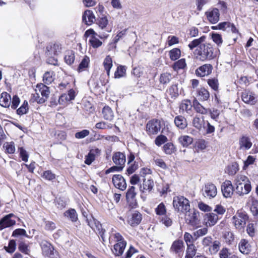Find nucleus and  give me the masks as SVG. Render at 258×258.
Returning a JSON list of instances; mask_svg holds the SVG:
<instances>
[{"label":"nucleus","instance_id":"f257e3e1","mask_svg":"<svg viewBox=\"0 0 258 258\" xmlns=\"http://www.w3.org/2000/svg\"><path fill=\"white\" fill-rule=\"evenodd\" d=\"M236 192L239 196L248 194L251 190L250 181L243 175H238L235 179Z\"/></svg>","mask_w":258,"mask_h":258},{"label":"nucleus","instance_id":"f03ea898","mask_svg":"<svg viewBox=\"0 0 258 258\" xmlns=\"http://www.w3.org/2000/svg\"><path fill=\"white\" fill-rule=\"evenodd\" d=\"M199 59L201 61L211 60L215 57L214 48L210 44H201L197 53Z\"/></svg>","mask_w":258,"mask_h":258},{"label":"nucleus","instance_id":"7ed1b4c3","mask_svg":"<svg viewBox=\"0 0 258 258\" xmlns=\"http://www.w3.org/2000/svg\"><path fill=\"white\" fill-rule=\"evenodd\" d=\"M173 206L175 210L178 213H184L190 210L189 201L183 196H176L174 197Z\"/></svg>","mask_w":258,"mask_h":258},{"label":"nucleus","instance_id":"20e7f679","mask_svg":"<svg viewBox=\"0 0 258 258\" xmlns=\"http://www.w3.org/2000/svg\"><path fill=\"white\" fill-rule=\"evenodd\" d=\"M184 214H185V220L186 224L194 228H197L200 226V213L198 211L194 209H190L187 212H185Z\"/></svg>","mask_w":258,"mask_h":258},{"label":"nucleus","instance_id":"39448f33","mask_svg":"<svg viewBox=\"0 0 258 258\" xmlns=\"http://www.w3.org/2000/svg\"><path fill=\"white\" fill-rule=\"evenodd\" d=\"M42 253L45 256L50 258H58V253L52 244L46 240H42L40 243Z\"/></svg>","mask_w":258,"mask_h":258},{"label":"nucleus","instance_id":"423d86ee","mask_svg":"<svg viewBox=\"0 0 258 258\" xmlns=\"http://www.w3.org/2000/svg\"><path fill=\"white\" fill-rule=\"evenodd\" d=\"M248 219V217L245 213L237 212L232 218L233 223L237 229H240L244 227Z\"/></svg>","mask_w":258,"mask_h":258},{"label":"nucleus","instance_id":"0eeeda50","mask_svg":"<svg viewBox=\"0 0 258 258\" xmlns=\"http://www.w3.org/2000/svg\"><path fill=\"white\" fill-rule=\"evenodd\" d=\"M160 129L161 122L157 119L149 121L146 124V132L149 136L157 134Z\"/></svg>","mask_w":258,"mask_h":258},{"label":"nucleus","instance_id":"6e6552de","mask_svg":"<svg viewBox=\"0 0 258 258\" xmlns=\"http://www.w3.org/2000/svg\"><path fill=\"white\" fill-rule=\"evenodd\" d=\"M217 189L215 185L212 183L206 184L203 189V196L208 199H211L216 197Z\"/></svg>","mask_w":258,"mask_h":258},{"label":"nucleus","instance_id":"1a4fd4ad","mask_svg":"<svg viewBox=\"0 0 258 258\" xmlns=\"http://www.w3.org/2000/svg\"><path fill=\"white\" fill-rule=\"evenodd\" d=\"M183 248L184 243L183 241L176 240L172 243L170 248V251L171 253L180 257L182 255Z\"/></svg>","mask_w":258,"mask_h":258},{"label":"nucleus","instance_id":"9d476101","mask_svg":"<svg viewBox=\"0 0 258 258\" xmlns=\"http://www.w3.org/2000/svg\"><path fill=\"white\" fill-rule=\"evenodd\" d=\"M14 217L13 214H9L0 220V230L11 227L16 224V220L12 219Z\"/></svg>","mask_w":258,"mask_h":258},{"label":"nucleus","instance_id":"9b49d317","mask_svg":"<svg viewBox=\"0 0 258 258\" xmlns=\"http://www.w3.org/2000/svg\"><path fill=\"white\" fill-rule=\"evenodd\" d=\"M112 182L115 187L121 190H124L126 188L125 180L120 174H115L113 176Z\"/></svg>","mask_w":258,"mask_h":258},{"label":"nucleus","instance_id":"f8f14e48","mask_svg":"<svg viewBox=\"0 0 258 258\" xmlns=\"http://www.w3.org/2000/svg\"><path fill=\"white\" fill-rule=\"evenodd\" d=\"M221 190L225 198H230L233 192V187L230 180H226L221 185Z\"/></svg>","mask_w":258,"mask_h":258},{"label":"nucleus","instance_id":"ddd939ff","mask_svg":"<svg viewBox=\"0 0 258 258\" xmlns=\"http://www.w3.org/2000/svg\"><path fill=\"white\" fill-rule=\"evenodd\" d=\"M213 70V66L210 64H205L199 67L196 71V74L197 76L203 77L207 76L211 74Z\"/></svg>","mask_w":258,"mask_h":258},{"label":"nucleus","instance_id":"4468645a","mask_svg":"<svg viewBox=\"0 0 258 258\" xmlns=\"http://www.w3.org/2000/svg\"><path fill=\"white\" fill-rule=\"evenodd\" d=\"M218 216L213 213H206L204 216V223L206 227H212L216 224Z\"/></svg>","mask_w":258,"mask_h":258},{"label":"nucleus","instance_id":"2eb2a0df","mask_svg":"<svg viewBox=\"0 0 258 258\" xmlns=\"http://www.w3.org/2000/svg\"><path fill=\"white\" fill-rule=\"evenodd\" d=\"M142 220V215L138 211H135L132 213L131 217L128 218L127 223L132 227L139 225Z\"/></svg>","mask_w":258,"mask_h":258},{"label":"nucleus","instance_id":"dca6fc26","mask_svg":"<svg viewBox=\"0 0 258 258\" xmlns=\"http://www.w3.org/2000/svg\"><path fill=\"white\" fill-rule=\"evenodd\" d=\"M112 160L115 165L124 167L126 161L125 155L120 152H115L112 156Z\"/></svg>","mask_w":258,"mask_h":258},{"label":"nucleus","instance_id":"f3484780","mask_svg":"<svg viewBox=\"0 0 258 258\" xmlns=\"http://www.w3.org/2000/svg\"><path fill=\"white\" fill-rule=\"evenodd\" d=\"M61 48L59 43H50L46 47V53L49 55H57L60 52Z\"/></svg>","mask_w":258,"mask_h":258},{"label":"nucleus","instance_id":"a211bd4d","mask_svg":"<svg viewBox=\"0 0 258 258\" xmlns=\"http://www.w3.org/2000/svg\"><path fill=\"white\" fill-rule=\"evenodd\" d=\"M100 150L98 148L91 149L88 154L85 156V163L90 165L95 160L96 155H99Z\"/></svg>","mask_w":258,"mask_h":258},{"label":"nucleus","instance_id":"6ab92c4d","mask_svg":"<svg viewBox=\"0 0 258 258\" xmlns=\"http://www.w3.org/2000/svg\"><path fill=\"white\" fill-rule=\"evenodd\" d=\"M239 149L247 150L249 149L252 145L250 139L246 136H242L239 140Z\"/></svg>","mask_w":258,"mask_h":258},{"label":"nucleus","instance_id":"aec40b11","mask_svg":"<svg viewBox=\"0 0 258 258\" xmlns=\"http://www.w3.org/2000/svg\"><path fill=\"white\" fill-rule=\"evenodd\" d=\"M206 14L209 21L212 24H215L219 20V11L217 8L213 9L211 11L207 12Z\"/></svg>","mask_w":258,"mask_h":258},{"label":"nucleus","instance_id":"412c9836","mask_svg":"<svg viewBox=\"0 0 258 258\" xmlns=\"http://www.w3.org/2000/svg\"><path fill=\"white\" fill-rule=\"evenodd\" d=\"M83 22L87 25H91L96 21L95 16L92 11L86 10L82 16Z\"/></svg>","mask_w":258,"mask_h":258},{"label":"nucleus","instance_id":"4be33fe9","mask_svg":"<svg viewBox=\"0 0 258 258\" xmlns=\"http://www.w3.org/2000/svg\"><path fill=\"white\" fill-rule=\"evenodd\" d=\"M11 103V96L6 92H3L0 96V105L5 108L10 106Z\"/></svg>","mask_w":258,"mask_h":258},{"label":"nucleus","instance_id":"5701e85b","mask_svg":"<svg viewBox=\"0 0 258 258\" xmlns=\"http://www.w3.org/2000/svg\"><path fill=\"white\" fill-rule=\"evenodd\" d=\"M241 98L242 101L246 103L254 104L255 102L254 94L247 90L242 93Z\"/></svg>","mask_w":258,"mask_h":258},{"label":"nucleus","instance_id":"b1692460","mask_svg":"<svg viewBox=\"0 0 258 258\" xmlns=\"http://www.w3.org/2000/svg\"><path fill=\"white\" fill-rule=\"evenodd\" d=\"M174 122L176 126L180 130H184L187 126L186 119L182 115L176 116L174 118Z\"/></svg>","mask_w":258,"mask_h":258},{"label":"nucleus","instance_id":"393cba45","mask_svg":"<svg viewBox=\"0 0 258 258\" xmlns=\"http://www.w3.org/2000/svg\"><path fill=\"white\" fill-rule=\"evenodd\" d=\"M126 245V242H118L114 245L113 249L112 250L113 253L116 256L121 255Z\"/></svg>","mask_w":258,"mask_h":258},{"label":"nucleus","instance_id":"a878e982","mask_svg":"<svg viewBox=\"0 0 258 258\" xmlns=\"http://www.w3.org/2000/svg\"><path fill=\"white\" fill-rule=\"evenodd\" d=\"M63 215L64 217L71 220L72 222H75L78 220V214L74 209H69L64 213Z\"/></svg>","mask_w":258,"mask_h":258},{"label":"nucleus","instance_id":"bb28decb","mask_svg":"<svg viewBox=\"0 0 258 258\" xmlns=\"http://www.w3.org/2000/svg\"><path fill=\"white\" fill-rule=\"evenodd\" d=\"M239 249L243 254H247L250 252V246L247 240L244 239L241 240L239 243Z\"/></svg>","mask_w":258,"mask_h":258},{"label":"nucleus","instance_id":"cd10ccee","mask_svg":"<svg viewBox=\"0 0 258 258\" xmlns=\"http://www.w3.org/2000/svg\"><path fill=\"white\" fill-rule=\"evenodd\" d=\"M154 185V181L151 178H150L147 179L144 178L143 179V184L140 186V188L143 192H144L145 190H148L150 191L153 189Z\"/></svg>","mask_w":258,"mask_h":258},{"label":"nucleus","instance_id":"c85d7f7f","mask_svg":"<svg viewBox=\"0 0 258 258\" xmlns=\"http://www.w3.org/2000/svg\"><path fill=\"white\" fill-rule=\"evenodd\" d=\"M96 24L98 25L99 27L102 30L106 28V32L109 33L111 31V28H106L108 23V21L106 17H103L98 18L96 20Z\"/></svg>","mask_w":258,"mask_h":258},{"label":"nucleus","instance_id":"c756f323","mask_svg":"<svg viewBox=\"0 0 258 258\" xmlns=\"http://www.w3.org/2000/svg\"><path fill=\"white\" fill-rule=\"evenodd\" d=\"M37 88L38 89L42 97L45 98L46 101L48 98L50 93L49 87L44 84L41 83L37 85Z\"/></svg>","mask_w":258,"mask_h":258},{"label":"nucleus","instance_id":"7c9ffc66","mask_svg":"<svg viewBox=\"0 0 258 258\" xmlns=\"http://www.w3.org/2000/svg\"><path fill=\"white\" fill-rule=\"evenodd\" d=\"M103 117L104 119L111 121L114 117L113 112L108 106H105L102 109V111Z\"/></svg>","mask_w":258,"mask_h":258},{"label":"nucleus","instance_id":"2f4dec72","mask_svg":"<svg viewBox=\"0 0 258 258\" xmlns=\"http://www.w3.org/2000/svg\"><path fill=\"white\" fill-rule=\"evenodd\" d=\"M179 142L184 147H187L193 142V139L187 135L181 136L178 138Z\"/></svg>","mask_w":258,"mask_h":258},{"label":"nucleus","instance_id":"473e14b6","mask_svg":"<svg viewBox=\"0 0 258 258\" xmlns=\"http://www.w3.org/2000/svg\"><path fill=\"white\" fill-rule=\"evenodd\" d=\"M221 243L219 240H215L212 244L208 247L209 252L211 254H214L219 250Z\"/></svg>","mask_w":258,"mask_h":258},{"label":"nucleus","instance_id":"72a5a7b5","mask_svg":"<svg viewBox=\"0 0 258 258\" xmlns=\"http://www.w3.org/2000/svg\"><path fill=\"white\" fill-rule=\"evenodd\" d=\"M172 79V77L171 74L164 73L160 75L159 82L161 84L166 86L171 81Z\"/></svg>","mask_w":258,"mask_h":258},{"label":"nucleus","instance_id":"f704fd0d","mask_svg":"<svg viewBox=\"0 0 258 258\" xmlns=\"http://www.w3.org/2000/svg\"><path fill=\"white\" fill-rule=\"evenodd\" d=\"M167 92L171 98L175 99L179 96L178 88L177 84L171 85L167 90Z\"/></svg>","mask_w":258,"mask_h":258},{"label":"nucleus","instance_id":"c9c22d12","mask_svg":"<svg viewBox=\"0 0 258 258\" xmlns=\"http://www.w3.org/2000/svg\"><path fill=\"white\" fill-rule=\"evenodd\" d=\"M164 152L167 155H171L176 151V148L173 143L168 142L164 145L162 147Z\"/></svg>","mask_w":258,"mask_h":258},{"label":"nucleus","instance_id":"e433bc0d","mask_svg":"<svg viewBox=\"0 0 258 258\" xmlns=\"http://www.w3.org/2000/svg\"><path fill=\"white\" fill-rule=\"evenodd\" d=\"M169 55L171 60H176L181 56V51L178 48H174L169 51Z\"/></svg>","mask_w":258,"mask_h":258},{"label":"nucleus","instance_id":"4c0bfd02","mask_svg":"<svg viewBox=\"0 0 258 258\" xmlns=\"http://www.w3.org/2000/svg\"><path fill=\"white\" fill-rule=\"evenodd\" d=\"M54 74L53 72H46L43 76V82L44 84L49 85L54 80Z\"/></svg>","mask_w":258,"mask_h":258},{"label":"nucleus","instance_id":"58836bf2","mask_svg":"<svg viewBox=\"0 0 258 258\" xmlns=\"http://www.w3.org/2000/svg\"><path fill=\"white\" fill-rule=\"evenodd\" d=\"M204 120L203 116L200 117L199 116H195L192 120L193 126L197 129L200 130L204 124Z\"/></svg>","mask_w":258,"mask_h":258},{"label":"nucleus","instance_id":"ea45409f","mask_svg":"<svg viewBox=\"0 0 258 258\" xmlns=\"http://www.w3.org/2000/svg\"><path fill=\"white\" fill-rule=\"evenodd\" d=\"M29 110L28 103L25 100L21 106L17 110L16 112L19 115H22L26 114Z\"/></svg>","mask_w":258,"mask_h":258},{"label":"nucleus","instance_id":"a19ab883","mask_svg":"<svg viewBox=\"0 0 258 258\" xmlns=\"http://www.w3.org/2000/svg\"><path fill=\"white\" fill-rule=\"evenodd\" d=\"M94 221L95 226L96 228V230H95L96 232V233H98V234L101 236L102 241H104V234L105 232V230L102 227V225L100 224V223L95 220V219H93Z\"/></svg>","mask_w":258,"mask_h":258},{"label":"nucleus","instance_id":"79ce46f5","mask_svg":"<svg viewBox=\"0 0 258 258\" xmlns=\"http://www.w3.org/2000/svg\"><path fill=\"white\" fill-rule=\"evenodd\" d=\"M187 246L185 258H193L197 252L196 246L194 244L188 245Z\"/></svg>","mask_w":258,"mask_h":258},{"label":"nucleus","instance_id":"37998d69","mask_svg":"<svg viewBox=\"0 0 258 258\" xmlns=\"http://www.w3.org/2000/svg\"><path fill=\"white\" fill-rule=\"evenodd\" d=\"M194 107L196 111L202 114H206L208 112V109L203 107L197 100L194 101Z\"/></svg>","mask_w":258,"mask_h":258},{"label":"nucleus","instance_id":"c03bdc74","mask_svg":"<svg viewBox=\"0 0 258 258\" xmlns=\"http://www.w3.org/2000/svg\"><path fill=\"white\" fill-rule=\"evenodd\" d=\"M205 39L206 36H202V37L198 39L193 40L191 42L189 43L188 46L190 50H192L194 48H195L200 44L201 45V43L205 41Z\"/></svg>","mask_w":258,"mask_h":258},{"label":"nucleus","instance_id":"a18cd8bd","mask_svg":"<svg viewBox=\"0 0 258 258\" xmlns=\"http://www.w3.org/2000/svg\"><path fill=\"white\" fill-rule=\"evenodd\" d=\"M198 97L199 99L206 101L209 98L210 93L205 88H201L198 91Z\"/></svg>","mask_w":258,"mask_h":258},{"label":"nucleus","instance_id":"49530a36","mask_svg":"<svg viewBox=\"0 0 258 258\" xmlns=\"http://www.w3.org/2000/svg\"><path fill=\"white\" fill-rule=\"evenodd\" d=\"M126 74V67L123 66H119L117 68L114 73L115 78H120L123 77Z\"/></svg>","mask_w":258,"mask_h":258},{"label":"nucleus","instance_id":"de8ad7c7","mask_svg":"<svg viewBox=\"0 0 258 258\" xmlns=\"http://www.w3.org/2000/svg\"><path fill=\"white\" fill-rule=\"evenodd\" d=\"M89 62V57L85 55L82 60V61H81L80 63L79 64V67L78 68V71L80 72L83 71L85 69L88 68Z\"/></svg>","mask_w":258,"mask_h":258},{"label":"nucleus","instance_id":"09e8293b","mask_svg":"<svg viewBox=\"0 0 258 258\" xmlns=\"http://www.w3.org/2000/svg\"><path fill=\"white\" fill-rule=\"evenodd\" d=\"M84 35L85 36H87V37H88V36H89L90 35H92V36H98V37H99L101 39L106 38L108 36V35L107 34H106V33H100L99 34H97L92 29H90L87 30L85 32Z\"/></svg>","mask_w":258,"mask_h":258},{"label":"nucleus","instance_id":"8fccbe9b","mask_svg":"<svg viewBox=\"0 0 258 258\" xmlns=\"http://www.w3.org/2000/svg\"><path fill=\"white\" fill-rule=\"evenodd\" d=\"M207 227H204L203 228L198 229L193 232L192 234L195 237V240H197L200 237L206 235L207 234L208 231Z\"/></svg>","mask_w":258,"mask_h":258},{"label":"nucleus","instance_id":"3c124183","mask_svg":"<svg viewBox=\"0 0 258 258\" xmlns=\"http://www.w3.org/2000/svg\"><path fill=\"white\" fill-rule=\"evenodd\" d=\"M186 63L185 59L184 58H181L174 62L173 68V69L176 71L180 69H183L186 67Z\"/></svg>","mask_w":258,"mask_h":258},{"label":"nucleus","instance_id":"603ef678","mask_svg":"<svg viewBox=\"0 0 258 258\" xmlns=\"http://www.w3.org/2000/svg\"><path fill=\"white\" fill-rule=\"evenodd\" d=\"M89 43L90 45L94 48H97L101 46L102 44V41L99 40L95 36H92L89 40Z\"/></svg>","mask_w":258,"mask_h":258},{"label":"nucleus","instance_id":"864d4df0","mask_svg":"<svg viewBox=\"0 0 258 258\" xmlns=\"http://www.w3.org/2000/svg\"><path fill=\"white\" fill-rule=\"evenodd\" d=\"M167 141V138L165 136L161 134L156 138L154 143L156 146L160 147L162 145L166 143Z\"/></svg>","mask_w":258,"mask_h":258},{"label":"nucleus","instance_id":"5fc2aeb1","mask_svg":"<svg viewBox=\"0 0 258 258\" xmlns=\"http://www.w3.org/2000/svg\"><path fill=\"white\" fill-rule=\"evenodd\" d=\"M36 92L32 95L31 100L32 102H36L39 104H42L45 102V98L40 97L39 93Z\"/></svg>","mask_w":258,"mask_h":258},{"label":"nucleus","instance_id":"6e6d98bb","mask_svg":"<svg viewBox=\"0 0 258 258\" xmlns=\"http://www.w3.org/2000/svg\"><path fill=\"white\" fill-rule=\"evenodd\" d=\"M16 248V243L15 240L11 239L9 242L8 246H5L4 248L7 252L12 253L14 252Z\"/></svg>","mask_w":258,"mask_h":258},{"label":"nucleus","instance_id":"4d7b16f0","mask_svg":"<svg viewBox=\"0 0 258 258\" xmlns=\"http://www.w3.org/2000/svg\"><path fill=\"white\" fill-rule=\"evenodd\" d=\"M156 214L159 216L164 215L166 213V209L163 203H160L155 209Z\"/></svg>","mask_w":258,"mask_h":258},{"label":"nucleus","instance_id":"13d9d810","mask_svg":"<svg viewBox=\"0 0 258 258\" xmlns=\"http://www.w3.org/2000/svg\"><path fill=\"white\" fill-rule=\"evenodd\" d=\"M192 107L191 102L189 100H186L183 101L180 105V110L188 112Z\"/></svg>","mask_w":258,"mask_h":258},{"label":"nucleus","instance_id":"bf43d9fd","mask_svg":"<svg viewBox=\"0 0 258 258\" xmlns=\"http://www.w3.org/2000/svg\"><path fill=\"white\" fill-rule=\"evenodd\" d=\"M19 236H24L27 238H31L30 236L28 235L26 231L24 229L18 228L13 231L12 233L13 237H18Z\"/></svg>","mask_w":258,"mask_h":258},{"label":"nucleus","instance_id":"052dcab7","mask_svg":"<svg viewBox=\"0 0 258 258\" xmlns=\"http://www.w3.org/2000/svg\"><path fill=\"white\" fill-rule=\"evenodd\" d=\"M42 177L47 180L53 181L55 179L56 175L51 170H46L43 172Z\"/></svg>","mask_w":258,"mask_h":258},{"label":"nucleus","instance_id":"680f3d73","mask_svg":"<svg viewBox=\"0 0 258 258\" xmlns=\"http://www.w3.org/2000/svg\"><path fill=\"white\" fill-rule=\"evenodd\" d=\"M207 83L209 86L214 91H217L219 87L218 80L217 78H214L208 80Z\"/></svg>","mask_w":258,"mask_h":258},{"label":"nucleus","instance_id":"e2e57ef3","mask_svg":"<svg viewBox=\"0 0 258 258\" xmlns=\"http://www.w3.org/2000/svg\"><path fill=\"white\" fill-rule=\"evenodd\" d=\"M238 170V165L235 162L228 167L227 172L229 175H235Z\"/></svg>","mask_w":258,"mask_h":258},{"label":"nucleus","instance_id":"0e129e2a","mask_svg":"<svg viewBox=\"0 0 258 258\" xmlns=\"http://www.w3.org/2000/svg\"><path fill=\"white\" fill-rule=\"evenodd\" d=\"M75 54L73 51L68 52L64 57L65 62L69 65L72 64L75 60Z\"/></svg>","mask_w":258,"mask_h":258},{"label":"nucleus","instance_id":"69168bd1","mask_svg":"<svg viewBox=\"0 0 258 258\" xmlns=\"http://www.w3.org/2000/svg\"><path fill=\"white\" fill-rule=\"evenodd\" d=\"M90 134V131L88 130L84 129L81 131L77 132L75 134V137L76 139H84Z\"/></svg>","mask_w":258,"mask_h":258},{"label":"nucleus","instance_id":"338daca9","mask_svg":"<svg viewBox=\"0 0 258 258\" xmlns=\"http://www.w3.org/2000/svg\"><path fill=\"white\" fill-rule=\"evenodd\" d=\"M213 239L211 236L205 237L202 241V244L204 247H208L214 242Z\"/></svg>","mask_w":258,"mask_h":258},{"label":"nucleus","instance_id":"774afa93","mask_svg":"<svg viewBox=\"0 0 258 258\" xmlns=\"http://www.w3.org/2000/svg\"><path fill=\"white\" fill-rule=\"evenodd\" d=\"M250 211L254 216L258 215V200H252L250 207Z\"/></svg>","mask_w":258,"mask_h":258}]
</instances>
